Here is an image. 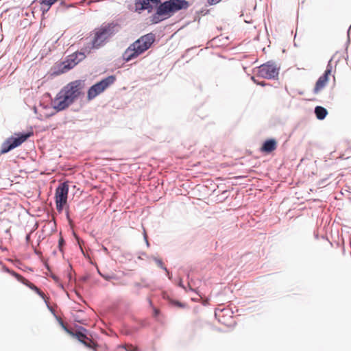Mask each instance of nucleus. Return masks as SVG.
Segmentation results:
<instances>
[{
	"label": "nucleus",
	"mask_w": 351,
	"mask_h": 351,
	"mask_svg": "<svg viewBox=\"0 0 351 351\" xmlns=\"http://www.w3.org/2000/svg\"><path fill=\"white\" fill-rule=\"evenodd\" d=\"M191 3L187 0H135L134 12L141 14L147 10L151 14L152 24H158L172 17L176 13L187 10Z\"/></svg>",
	"instance_id": "obj_1"
},
{
	"label": "nucleus",
	"mask_w": 351,
	"mask_h": 351,
	"mask_svg": "<svg viewBox=\"0 0 351 351\" xmlns=\"http://www.w3.org/2000/svg\"><path fill=\"white\" fill-rule=\"evenodd\" d=\"M84 86L85 82L82 80L72 81L63 86L51 100V104L55 112L46 117H50L57 112L66 110L84 95L83 91Z\"/></svg>",
	"instance_id": "obj_2"
},
{
	"label": "nucleus",
	"mask_w": 351,
	"mask_h": 351,
	"mask_svg": "<svg viewBox=\"0 0 351 351\" xmlns=\"http://www.w3.org/2000/svg\"><path fill=\"white\" fill-rule=\"evenodd\" d=\"M155 40L156 35L152 32L141 36L125 50L122 55L123 60L128 62L138 58L151 48Z\"/></svg>",
	"instance_id": "obj_3"
},
{
	"label": "nucleus",
	"mask_w": 351,
	"mask_h": 351,
	"mask_svg": "<svg viewBox=\"0 0 351 351\" xmlns=\"http://www.w3.org/2000/svg\"><path fill=\"white\" fill-rule=\"evenodd\" d=\"M120 25L115 21L104 23L95 29L94 37L91 41V49H97L104 46L112 36L119 32Z\"/></svg>",
	"instance_id": "obj_4"
},
{
	"label": "nucleus",
	"mask_w": 351,
	"mask_h": 351,
	"mask_svg": "<svg viewBox=\"0 0 351 351\" xmlns=\"http://www.w3.org/2000/svg\"><path fill=\"white\" fill-rule=\"evenodd\" d=\"M32 131H23L14 133L8 137L2 144L0 149V155L7 154L14 149L21 146L29 137L33 136Z\"/></svg>",
	"instance_id": "obj_5"
},
{
	"label": "nucleus",
	"mask_w": 351,
	"mask_h": 351,
	"mask_svg": "<svg viewBox=\"0 0 351 351\" xmlns=\"http://www.w3.org/2000/svg\"><path fill=\"white\" fill-rule=\"evenodd\" d=\"M116 80V75H110L90 86L87 90V100L91 101L95 99L113 84Z\"/></svg>",
	"instance_id": "obj_6"
},
{
	"label": "nucleus",
	"mask_w": 351,
	"mask_h": 351,
	"mask_svg": "<svg viewBox=\"0 0 351 351\" xmlns=\"http://www.w3.org/2000/svg\"><path fill=\"white\" fill-rule=\"evenodd\" d=\"M280 66L274 61H268L258 67V75L266 79H274L278 76Z\"/></svg>",
	"instance_id": "obj_7"
},
{
	"label": "nucleus",
	"mask_w": 351,
	"mask_h": 351,
	"mask_svg": "<svg viewBox=\"0 0 351 351\" xmlns=\"http://www.w3.org/2000/svg\"><path fill=\"white\" fill-rule=\"evenodd\" d=\"M232 314L233 312L228 308H217L215 310V318L219 322L227 326H231L236 324L235 320L233 319Z\"/></svg>",
	"instance_id": "obj_8"
},
{
	"label": "nucleus",
	"mask_w": 351,
	"mask_h": 351,
	"mask_svg": "<svg viewBox=\"0 0 351 351\" xmlns=\"http://www.w3.org/2000/svg\"><path fill=\"white\" fill-rule=\"evenodd\" d=\"M88 330L83 326L75 324L74 330L72 331L71 336L76 338L81 343L84 345L87 348H90L91 341L89 343L86 341V339H88Z\"/></svg>",
	"instance_id": "obj_9"
},
{
	"label": "nucleus",
	"mask_w": 351,
	"mask_h": 351,
	"mask_svg": "<svg viewBox=\"0 0 351 351\" xmlns=\"http://www.w3.org/2000/svg\"><path fill=\"white\" fill-rule=\"evenodd\" d=\"M69 185L66 182L60 183L56 189L55 199L67 202Z\"/></svg>",
	"instance_id": "obj_10"
},
{
	"label": "nucleus",
	"mask_w": 351,
	"mask_h": 351,
	"mask_svg": "<svg viewBox=\"0 0 351 351\" xmlns=\"http://www.w3.org/2000/svg\"><path fill=\"white\" fill-rule=\"evenodd\" d=\"M332 68L330 66H328L326 70L325 71L324 73L319 77L318 80L317 81L315 88H314V93H318L321 90H322L326 85L328 77L331 75Z\"/></svg>",
	"instance_id": "obj_11"
},
{
	"label": "nucleus",
	"mask_w": 351,
	"mask_h": 351,
	"mask_svg": "<svg viewBox=\"0 0 351 351\" xmlns=\"http://www.w3.org/2000/svg\"><path fill=\"white\" fill-rule=\"evenodd\" d=\"M69 63H66V60L56 62L51 68V75L58 76L61 74L65 73L72 69L71 66H69Z\"/></svg>",
	"instance_id": "obj_12"
},
{
	"label": "nucleus",
	"mask_w": 351,
	"mask_h": 351,
	"mask_svg": "<svg viewBox=\"0 0 351 351\" xmlns=\"http://www.w3.org/2000/svg\"><path fill=\"white\" fill-rule=\"evenodd\" d=\"M162 298L171 306L180 308H185L187 306L186 303L171 298L165 291L162 293Z\"/></svg>",
	"instance_id": "obj_13"
},
{
	"label": "nucleus",
	"mask_w": 351,
	"mask_h": 351,
	"mask_svg": "<svg viewBox=\"0 0 351 351\" xmlns=\"http://www.w3.org/2000/svg\"><path fill=\"white\" fill-rule=\"evenodd\" d=\"M277 148V141L274 138H270L264 142L261 151L264 153H271Z\"/></svg>",
	"instance_id": "obj_14"
},
{
	"label": "nucleus",
	"mask_w": 351,
	"mask_h": 351,
	"mask_svg": "<svg viewBox=\"0 0 351 351\" xmlns=\"http://www.w3.org/2000/svg\"><path fill=\"white\" fill-rule=\"evenodd\" d=\"M25 282H23V285L28 287L30 289L34 291L36 294H38L41 298L44 300V301L47 303L45 300V293L34 284L29 282L28 280H25Z\"/></svg>",
	"instance_id": "obj_15"
},
{
	"label": "nucleus",
	"mask_w": 351,
	"mask_h": 351,
	"mask_svg": "<svg viewBox=\"0 0 351 351\" xmlns=\"http://www.w3.org/2000/svg\"><path fill=\"white\" fill-rule=\"evenodd\" d=\"M315 113L318 119L322 120L326 117L328 111L324 107L317 106L315 108Z\"/></svg>",
	"instance_id": "obj_16"
},
{
	"label": "nucleus",
	"mask_w": 351,
	"mask_h": 351,
	"mask_svg": "<svg viewBox=\"0 0 351 351\" xmlns=\"http://www.w3.org/2000/svg\"><path fill=\"white\" fill-rule=\"evenodd\" d=\"M76 56L77 54L74 52L65 58L66 62L69 63V66H71L72 69L79 63V60H77Z\"/></svg>",
	"instance_id": "obj_17"
},
{
	"label": "nucleus",
	"mask_w": 351,
	"mask_h": 351,
	"mask_svg": "<svg viewBox=\"0 0 351 351\" xmlns=\"http://www.w3.org/2000/svg\"><path fill=\"white\" fill-rule=\"evenodd\" d=\"M44 231L48 230L49 234H51L57 231L56 222L54 220L50 221L44 226Z\"/></svg>",
	"instance_id": "obj_18"
},
{
	"label": "nucleus",
	"mask_w": 351,
	"mask_h": 351,
	"mask_svg": "<svg viewBox=\"0 0 351 351\" xmlns=\"http://www.w3.org/2000/svg\"><path fill=\"white\" fill-rule=\"evenodd\" d=\"M137 322L138 326H133L130 327V329L132 331V334L137 332L140 328H143L149 325L148 322L145 320H138Z\"/></svg>",
	"instance_id": "obj_19"
},
{
	"label": "nucleus",
	"mask_w": 351,
	"mask_h": 351,
	"mask_svg": "<svg viewBox=\"0 0 351 351\" xmlns=\"http://www.w3.org/2000/svg\"><path fill=\"white\" fill-rule=\"evenodd\" d=\"M55 203H56V209L59 213H61L63 211L64 206L67 204V202L56 200V199H55Z\"/></svg>",
	"instance_id": "obj_20"
},
{
	"label": "nucleus",
	"mask_w": 351,
	"mask_h": 351,
	"mask_svg": "<svg viewBox=\"0 0 351 351\" xmlns=\"http://www.w3.org/2000/svg\"><path fill=\"white\" fill-rule=\"evenodd\" d=\"M124 350L126 351H140V349L138 347L133 346L130 343H126L121 346Z\"/></svg>",
	"instance_id": "obj_21"
},
{
	"label": "nucleus",
	"mask_w": 351,
	"mask_h": 351,
	"mask_svg": "<svg viewBox=\"0 0 351 351\" xmlns=\"http://www.w3.org/2000/svg\"><path fill=\"white\" fill-rule=\"evenodd\" d=\"M153 260L154 261V262L157 264V265L160 268H161L165 271H167V268L164 265L163 261H162V259H160L159 258H157V257H155V256H153Z\"/></svg>",
	"instance_id": "obj_22"
},
{
	"label": "nucleus",
	"mask_w": 351,
	"mask_h": 351,
	"mask_svg": "<svg viewBox=\"0 0 351 351\" xmlns=\"http://www.w3.org/2000/svg\"><path fill=\"white\" fill-rule=\"evenodd\" d=\"M121 332L125 335H132V331L130 329V327H129L126 324L123 325V326L121 329Z\"/></svg>",
	"instance_id": "obj_23"
},
{
	"label": "nucleus",
	"mask_w": 351,
	"mask_h": 351,
	"mask_svg": "<svg viewBox=\"0 0 351 351\" xmlns=\"http://www.w3.org/2000/svg\"><path fill=\"white\" fill-rule=\"evenodd\" d=\"M173 283H175L178 287L183 289L185 291H187L186 287L183 283V280L181 277L178 278L177 279H174Z\"/></svg>",
	"instance_id": "obj_24"
},
{
	"label": "nucleus",
	"mask_w": 351,
	"mask_h": 351,
	"mask_svg": "<svg viewBox=\"0 0 351 351\" xmlns=\"http://www.w3.org/2000/svg\"><path fill=\"white\" fill-rule=\"evenodd\" d=\"M10 275L14 276L19 282H21L23 284V282H25V280L26 279L23 278L21 274L16 273V271L12 270V272L10 273Z\"/></svg>",
	"instance_id": "obj_25"
},
{
	"label": "nucleus",
	"mask_w": 351,
	"mask_h": 351,
	"mask_svg": "<svg viewBox=\"0 0 351 351\" xmlns=\"http://www.w3.org/2000/svg\"><path fill=\"white\" fill-rule=\"evenodd\" d=\"M66 245V241L64 238L60 234V238L58 239V248L60 252L63 251L64 246Z\"/></svg>",
	"instance_id": "obj_26"
},
{
	"label": "nucleus",
	"mask_w": 351,
	"mask_h": 351,
	"mask_svg": "<svg viewBox=\"0 0 351 351\" xmlns=\"http://www.w3.org/2000/svg\"><path fill=\"white\" fill-rule=\"evenodd\" d=\"M160 315V311L158 308H157L156 307L152 308V316L154 317V319L158 320Z\"/></svg>",
	"instance_id": "obj_27"
},
{
	"label": "nucleus",
	"mask_w": 351,
	"mask_h": 351,
	"mask_svg": "<svg viewBox=\"0 0 351 351\" xmlns=\"http://www.w3.org/2000/svg\"><path fill=\"white\" fill-rule=\"evenodd\" d=\"M75 53L77 54L76 56L77 58V60H79V62L82 61L86 58L85 53L83 52V51H77L75 52Z\"/></svg>",
	"instance_id": "obj_28"
},
{
	"label": "nucleus",
	"mask_w": 351,
	"mask_h": 351,
	"mask_svg": "<svg viewBox=\"0 0 351 351\" xmlns=\"http://www.w3.org/2000/svg\"><path fill=\"white\" fill-rule=\"evenodd\" d=\"M196 12L201 16H205L209 13V10L206 8H202L201 10L196 11Z\"/></svg>",
	"instance_id": "obj_29"
},
{
	"label": "nucleus",
	"mask_w": 351,
	"mask_h": 351,
	"mask_svg": "<svg viewBox=\"0 0 351 351\" xmlns=\"http://www.w3.org/2000/svg\"><path fill=\"white\" fill-rule=\"evenodd\" d=\"M186 278H187V279H188V280H189V285H188L189 289L190 291H195V289H194L193 288H192V287H191V282H193V279H191V278H190V274H189V271H187V272H186Z\"/></svg>",
	"instance_id": "obj_30"
},
{
	"label": "nucleus",
	"mask_w": 351,
	"mask_h": 351,
	"mask_svg": "<svg viewBox=\"0 0 351 351\" xmlns=\"http://www.w3.org/2000/svg\"><path fill=\"white\" fill-rule=\"evenodd\" d=\"M100 276L108 281L114 278V276L110 274H100Z\"/></svg>",
	"instance_id": "obj_31"
},
{
	"label": "nucleus",
	"mask_w": 351,
	"mask_h": 351,
	"mask_svg": "<svg viewBox=\"0 0 351 351\" xmlns=\"http://www.w3.org/2000/svg\"><path fill=\"white\" fill-rule=\"evenodd\" d=\"M141 282H142V285H143V287H145V288H150L151 287V284L147 281L146 279L145 278H141Z\"/></svg>",
	"instance_id": "obj_32"
},
{
	"label": "nucleus",
	"mask_w": 351,
	"mask_h": 351,
	"mask_svg": "<svg viewBox=\"0 0 351 351\" xmlns=\"http://www.w3.org/2000/svg\"><path fill=\"white\" fill-rule=\"evenodd\" d=\"M51 278H53V280L56 282H58L59 283V285L60 287L62 288V289H64V287H63V285L62 283L60 282V279L59 278L56 276V275H52Z\"/></svg>",
	"instance_id": "obj_33"
},
{
	"label": "nucleus",
	"mask_w": 351,
	"mask_h": 351,
	"mask_svg": "<svg viewBox=\"0 0 351 351\" xmlns=\"http://www.w3.org/2000/svg\"><path fill=\"white\" fill-rule=\"evenodd\" d=\"M62 328V329L68 334H69L70 335H71V332L73 331V330L69 327H67L65 324L63 325L62 326H61Z\"/></svg>",
	"instance_id": "obj_34"
},
{
	"label": "nucleus",
	"mask_w": 351,
	"mask_h": 351,
	"mask_svg": "<svg viewBox=\"0 0 351 351\" xmlns=\"http://www.w3.org/2000/svg\"><path fill=\"white\" fill-rule=\"evenodd\" d=\"M221 0H207V3L210 5H215L219 3Z\"/></svg>",
	"instance_id": "obj_35"
},
{
	"label": "nucleus",
	"mask_w": 351,
	"mask_h": 351,
	"mask_svg": "<svg viewBox=\"0 0 351 351\" xmlns=\"http://www.w3.org/2000/svg\"><path fill=\"white\" fill-rule=\"evenodd\" d=\"M165 273H166V275H167V276L168 277V278H169L171 281L173 282L174 279L173 278L172 274L169 272V269H167V271H165Z\"/></svg>",
	"instance_id": "obj_36"
},
{
	"label": "nucleus",
	"mask_w": 351,
	"mask_h": 351,
	"mask_svg": "<svg viewBox=\"0 0 351 351\" xmlns=\"http://www.w3.org/2000/svg\"><path fill=\"white\" fill-rule=\"evenodd\" d=\"M3 271L4 272H5V273H8V274H10V273L12 272V270L11 269H10L9 267H8L7 266L3 265Z\"/></svg>",
	"instance_id": "obj_37"
},
{
	"label": "nucleus",
	"mask_w": 351,
	"mask_h": 351,
	"mask_svg": "<svg viewBox=\"0 0 351 351\" xmlns=\"http://www.w3.org/2000/svg\"><path fill=\"white\" fill-rule=\"evenodd\" d=\"M88 280H89V276L88 275L83 276H82L80 278V280L82 282H86Z\"/></svg>",
	"instance_id": "obj_38"
},
{
	"label": "nucleus",
	"mask_w": 351,
	"mask_h": 351,
	"mask_svg": "<svg viewBox=\"0 0 351 351\" xmlns=\"http://www.w3.org/2000/svg\"><path fill=\"white\" fill-rule=\"evenodd\" d=\"M25 241H26L27 243H30V241H31V234L30 233H28L26 234Z\"/></svg>",
	"instance_id": "obj_39"
},
{
	"label": "nucleus",
	"mask_w": 351,
	"mask_h": 351,
	"mask_svg": "<svg viewBox=\"0 0 351 351\" xmlns=\"http://www.w3.org/2000/svg\"><path fill=\"white\" fill-rule=\"evenodd\" d=\"M200 21V16L195 12V14L194 16V21L199 22Z\"/></svg>",
	"instance_id": "obj_40"
},
{
	"label": "nucleus",
	"mask_w": 351,
	"mask_h": 351,
	"mask_svg": "<svg viewBox=\"0 0 351 351\" xmlns=\"http://www.w3.org/2000/svg\"><path fill=\"white\" fill-rule=\"evenodd\" d=\"M134 287H135L136 288H137V289H141V288H143V285H142L141 282H135V283L134 284Z\"/></svg>",
	"instance_id": "obj_41"
},
{
	"label": "nucleus",
	"mask_w": 351,
	"mask_h": 351,
	"mask_svg": "<svg viewBox=\"0 0 351 351\" xmlns=\"http://www.w3.org/2000/svg\"><path fill=\"white\" fill-rule=\"evenodd\" d=\"M66 219L67 220L69 221V223H71V218H70V216H69V210H66Z\"/></svg>",
	"instance_id": "obj_42"
},
{
	"label": "nucleus",
	"mask_w": 351,
	"mask_h": 351,
	"mask_svg": "<svg viewBox=\"0 0 351 351\" xmlns=\"http://www.w3.org/2000/svg\"><path fill=\"white\" fill-rule=\"evenodd\" d=\"M147 301H148V303H149V306H150L152 308H153L156 307V306L154 305V304H153L152 301L151 300V299L147 298Z\"/></svg>",
	"instance_id": "obj_43"
},
{
	"label": "nucleus",
	"mask_w": 351,
	"mask_h": 351,
	"mask_svg": "<svg viewBox=\"0 0 351 351\" xmlns=\"http://www.w3.org/2000/svg\"><path fill=\"white\" fill-rule=\"evenodd\" d=\"M55 316H56V318L57 321L58 322L59 324H60L61 326H62L63 325H64V322H62V321L59 317H58L56 315H55Z\"/></svg>",
	"instance_id": "obj_44"
},
{
	"label": "nucleus",
	"mask_w": 351,
	"mask_h": 351,
	"mask_svg": "<svg viewBox=\"0 0 351 351\" xmlns=\"http://www.w3.org/2000/svg\"><path fill=\"white\" fill-rule=\"evenodd\" d=\"M144 239L145 241L147 246L149 247V243L147 237V235L145 234H144Z\"/></svg>",
	"instance_id": "obj_45"
},
{
	"label": "nucleus",
	"mask_w": 351,
	"mask_h": 351,
	"mask_svg": "<svg viewBox=\"0 0 351 351\" xmlns=\"http://www.w3.org/2000/svg\"><path fill=\"white\" fill-rule=\"evenodd\" d=\"M90 263H91L92 265H94L96 267V268H97V273H98V274L100 276V274H102V273H101V271L99 270V269L98 266L96 265V263H93V262H90Z\"/></svg>",
	"instance_id": "obj_46"
},
{
	"label": "nucleus",
	"mask_w": 351,
	"mask_h": 351,
	"mask_svg": "<svg viewBox=\"0 0 351 351\" xmlns=\"http://www.w3.org/2000/svg\"><path fill=\"white\" fill-rule=\"evenodd\" d=\"M250 58L252 60V63H254L256 62V58L255 57L254 55L250 56Z\"/></svg>",
	"instance_id": "obj_47"
},
{
	"label": "nucleus",
	"mask_w": 351,
	"mask_h": 351,
	"mask_svg": "<svg viewBox=\"0 0 351 351\" xmlns=\"http://www.w3.org/2000/svg\"><path fill=\"white\" fill-rule=\"evenodd\" d=\"M193 49H195V47H194V48H190V49H188L186 50V51L185 54H184V55L182 56V58H184V57H185V56H186V55L189 51H192V50H193Z\"/></svg>",
	"instance_id": "obj_48"
},
{
	"label": "nucleus",
	"mask_w": 351,
	"mask_h": 351,
	"mask_svg": "<svg viewBox=\"0 0 351 351\" xmlns=\"http://www.w3.org/2000/svg\"><path fill=\"white\" fill-rule=\"evenodd\" d=\"M68 278L69 281L75 280V279L72 276L71 274H68Z\"/></svg>",
	"instance_id": "obj_49"
},
{
	"label": "nucleus",
	"mask_w": 351,
	"mask_h": 351,
	"mask_svg": "<svg viewBox=\"0 0 351 351\" xmlns=\"http://www.w3.org/2000/svg\"><path fill=\"white\" fill-rule=\"evenodd\" d=\"M5 233L7 234H10V229H6L5 230Z\"/></svg>",
	"instance_id": "obj_50"
},
{
	"label": "nucleus",
	"mask_w": 351,
	"mask_h": 351,
	"mask_svg": "<svg viewBox=\"0 0 351 351\" xmlns=\"http://www.w3.org/2000/svg\"><path fill=\"white\" fill-rule=\"evenodd\" d=\"M47 307H48L49 310H50L52 312V313H53L55 315L54 312L52 311V309L49 307V305H47Z\"/></svg>",
	"instance_id": "obj_51"
},
{
	"label": "nucleus",
	"mask_w": 351,
	"mask_h": 351,
	"mask_svg": "<svg viewBox=\"0 0 351 351\" xmlns=\"http://www.w3.org/2000/svg\"><path fill=\"white\" fill-rule=\"evenodd\" d=\"M34 253H35L36 254H37V255H38V254H39V252H38L36 250H35V249H34Z\"/></svg>",
	"instance_id": "obj_52"
},
{
	"label": "nucleus",
	"mask_w": 351,
	"mask_h": 351,
	"mask_svg": "<svg viewBox=\"0 0 351 351\" xmlns=\"http://www.w3.org/2000/svg\"><path fill=\"white\" fill-rule=\"evenodd\" d=\"M76 294L77 295L78 298L82 300V297L77 293H76Z\"/></svg>",
	"instance_id": "obj_53"
},
{
	"label": "nucleus",
	"mask_w": 351,
	"mask_h": 351,
	"mask_svg": "<svg viewBox=\"0 0 351 351\" xmlns=\"http://www.w3.org/2000/svg\"><path fill=\"white\" fill-rule=\"evenodd\" d=\"M142 256H146V253H145V252H143V253L142 254Z\"/></svg>",
	"instance_id": "obj_54"
}]
</instances>
